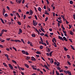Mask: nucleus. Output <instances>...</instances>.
<instances>
[{
  "label": "nucleus",
  "instance_id": "obj_42",
  "mask_svg": "<svg viewBox=\"0 0 75 75\" xmlns=\"http://www.w3.org/2000/svg\"><path fill=\"white\" fill-rule=\"evenodd\" d=\"M25 17H26V15H24L23 16V19H25Z\"/></svg>",
  "mask_w": 75,
  "mask_h": 75
},
{
  "label": "nucleus",
  "instance_id": "obj_7",
  "mask_svg": "<svg viewBox=\"0 0 75 75\" xmlns=\"http://www.w3.org/2000/svg\"><path fill=\"white\" fill-rule=\"evenodd\" d=\"M30 15H32L33 13V12L32 11V10H30Z\"/></svg>",
  "mask_w": 75,
  "mask_h": 75
},
{
  "label": "nucleus",
  "instance_id": "obj_12",
  "mask_svg": "<svg viewBox=\"0 0 75 75\" xmlns=\"http://www.w3.org/2000/svg\"><path fill=\"white\" fill-rule=\"evenodd\" d=\"M3 65H4V66L5 67H7V64H6L5 63H3Z\"/></svg>",
  "mask_w": 75,
  "mask_h": 75
},
{
  "label": "nucleus",
  "instance_id": "obj_38",
  "mask_svg": "<svg viewBox=\"0 0 75 75\" xmlns=\"http://www.w3.org/2000/svg\"><path fill=\"white\" fill-rule=\"evenodd\" d=\"M64 51H68V49H67V48L64 47Z\"/></svg>",
  "mask_w": 75,
  "mask_h": 75
},
{
  "label": "nucleus",
  "instance_id": "obj_55",
  "mask_svg": "<svg viewBox=\"0 0 75 75\" xmlns=\"http://www.w3.org/2000/svg\"><path fill=\"white\" fill-rule=\"evenodd\" d=\"M10 3H11V4H14V3L12 1H11Z\"/></svg>",
  "mask_w": 75,
  "mask_h": 75
},
{
  "label": "nucleus",
  "instance_id": "obj_40",
  "mask_svg": "<svg viewBox=\"0 0 75 75\" xmlns=\"http://www.w3.org/2000/svg\"><path fill=\"white\" fill-rule=\"evenodd\" d=\"M25 54H26V55H29V53H28V52H25Z\"/></svg>",
  "mask_w": 75,
  "mask_h": 75
},
{
  "label": "nucleus",
  "instance_id": "obj_3",
  "mask_svg": "<svg viewBox=\"0 0 75 75\" xmlns=\"http://www.w3.org/2000/svg\"><path fill=\"white\" fill-rule=\"evenodd\" d=\"M53 52V51H52L50 52L49 54L48 53H47V56H50V57H51L52 56V54Z\"/></svg>",
  "mask_w": 75,
  "mask_h": 75
},
{
  "label": "nucleus",
  "instance_id": "obj_31",
  "mask_svg": "<svg viewBox=\"0 0 75 75\" xmlns=\"http://www.w3.org/2000/svg\"><path fill=\"white\" fill-rule=\"evenodd\" d=\"M21 41H22V42H23V44H25V42H24V40H23V39H21Z\"/></svg>",
  "mask_w": 75,
  "mask_h": 75
},
{
  "label": "nucleus",
  "instance_id": "obj_61",
  "mask_svg": "<svg viewBox=\"0 0 75 75\" xmlns=\"http://www.w3.org/2000/svg\"><path fill=\"white\" fill-rule=\"evenodd\" d=\"M73 17L74 20H75V15L74 14L73 15Z\"/></svg>",
  "mask_w": 75,
  "mask_h": 75
},
{
  "label": "nucleus",
  "instance_id": "obj_27",
  "mask_svg": "<svg viewBox=\"0 0 75 75\" xmlns=\"http://www.w3.org/2000/svg\"><path fill=\"white\" fill-rule=\"evenodd\" d=\"M17 23L18 24V25H21V24L20 22H18Z\"/></svg>",
  "mask_w": 75,
  "mask_h": 75
},
{
  "label": "nucleus",
  "instance_id": "obj_17",
  "mask_svg": "<svg viewBox=\"0 0 75 75\" xmlns=\"http://www.w3.org/2000/svg\"><path fill=\"white\" fill-rule=\"evenodd\" d=\"M70 46L71 47V49H72L73 50H75V48L74 47H73V46L72 45H70Z\"/></svg>",
  "mask_w": 75,
  "mask_h": 75
},
{
  "label": "nucleus",
  "instance_id": "obj_10",
  "mask_svg": "<svg viewBox=\"0 0 75 75\" xmlns=\"http://www.w3.org/2000/svg\"><path fill=\"white\" fill-rule=\"evenodd\" d=\"M63 38L64 39V40L65 41H68V40H67V38H65V37H63Z\"/></svg>",
  "mask_w": 75,
  "mask_h": 75
},
{
  "label": "nucleus",
  "instance_id": "obj_4",
  "mask_svg": "<svg viewBox=\"0 0 75 75\" xmlns=\"http://www.w3.org/2000/svg\"><path fill=\"white\" fill-rule=\"evenodd\" d=\"M8 66L9 67H10V68H11V69H13V66L11 65V64H9Z\"/></svg>",
  "mask_w": 75,
  "mask_h": 75
},
{
  "label": "nucleus",
  "instance_id": "obj_46",
  "mask_svg": "<svg viewBox=\"0 0 75 75\" xmlns=\"http://www.w3.org/2000/svg\"><path fill=\"white\" fill-rule=\"evenodd\" d=\"M21 0L18 1V3L19 4H20V3H21Z\"/></svg>",
  "mask_w": 75,
  "mask_h": 75
},
{
  "label": "nucleus",
  "instance_id": "obj_13",
  "mask_svg": "<svg viewBox=\"0 0 75 75\" xmlns=\"http://www.w3.org/2000/svg\"><path fill=\"white\" fill-rule=\"evenodd\" d=\"M74 33L72 31H70V35H73V34H74Z\"/></svg>",
  "mask_w": 75,
  "mask_h": 75
},
{
  "label": "nucleus",
  "instance_id": "obj_47",
  "mask_svg": "<svg viewBox=\"0 0 75 75\" xmlns=\"http://www.w3.org/2000/svg\"><path fill=\"white\" fill-rule=\"evenodd\" d=\"M34 17H35V19H36V20H37V16H36V15H35L34 16Z\"/></svg>",
  "mask_w": 75,
  "mask_h": 75
},
{
  "label": "nucleus",
  "instance_id": "obj_53",
  "mask_svg": "<svg viewBox=\"0 0 75 75\" xmlns=\"http://www.w3.org/2000/svg\"><path fill=\"white\" fill-rule=\"evenodd\" d=\"M24 2H25V0H23L22 1V4H24Z\"/></svg>",
  "mask_w": 75,
  "mask_h": 75
},
{
  "label": "nucleus",
  "instance_id": "obj_36",
  "mask_svg": "<svg viewBox=\"0 0 75 75\" xmlns=\"http://www.w3.org/2000/svg\"><path fill=\"white\" fill-rule=\"evenodd\" d=\"M40 49H42V48H43V46H40Z\"/></svg>",
  "mask_w": 75,
  "mask_h": 75
},
{
  "label": "nucleus",
  "instance_id": "obj_25",
  "mask_svg": "<svg viewBox=\"0 0 75 75\" xmlns=\"http://www.w3.org/2000/svg\"><path fill=\"white\" fill-rule=\"evenodd\" d=\"M57 69L60 70V67L58 66L57 67Z\"/></svg>",
  "mask_w": 75,
  "mask_h": 75
},
{
  "label": "nucleus",
  "instance_id": "obj_39",
  "mask_svg": "<svg viewBox=\"0 0 75 75\" xmlns=\"http://www.w3.org/2000/svg\"><path fill=\"white\" fill-rule=\"evenodd\" d=\"M67 57L69 59H70V56H69V55H67Z\"/></svg>",
  "mask_w": 75,
  "mask_h": 75
},
{
  "label": "nucleus",
  "instance_id": "obj_51",
  "mask_svg": "<svg viewBox=\"0 0 75 75\" xmlns=\"http://www.w3.org/2000/svg\"><path fill=\"white\" fill-rule=\"evenodd\" d=\"M17 67L18 68V69H20V67L18 66V65H17Z\"/></svg>",
  "mask_w": 75,
  "mask_h": 75
},
{
  "label": "nucleus",
  "instance_id": "obj_29",
  "mask_svg": "<svg viewBox=\"0 0 75 75\" xmlns=\"http://www.w3.org/2000/svg\"><path fill=\"white\" fill-rule=\"evenodd\" d=\"M67 63H68V64L69 65H70H70H71V63H70L68 61Z\"/></svg>",
  "mask_w": 75,
  "mask_h": 75
},
{
  "label": "nucleus",
  "instance_id": "obj_56",
  "mask_svg": "<svg viewBox=\"0 0 75 75\" xmlns=\"http://www.w3.org/2000/svg\"><path fill=\"white\" fill-rule=\"evenodd\" d=\"M48 50H47V51L48 52H50V51H51V50H50V49H49V48H48L47 49Z\"/></svg>",
  "mask_w": 75,
  "mask_h": 75
},
{
  "label": "nucleus",
  "instance_id": "obj_6",
  "mask_svg": "<svg viewBox=\"0 0 75 75\" xmlns=\"http://www.w3.org/2000/svg\"><path fill=\"white\" fill-rule=\"evenodd\" d=\"M59 39H60V40H61L62 41H64V40L62 37L59 36Z\"/></svg>",
  "mask_w": 75,
  "mask_h": 75
},
{
  "label": "nucleus",
  "instance_id": "obj_45",
  "mask_svg": "<svg viewBox=\"0 0 75 75\" xmlns=\"http://www.w3.org/2000/svg\"><path fill=\"white\" fill-rule=\"evenodd\" d=\"M48 60H49V61H50V63H51V64H52V62H51V59H50V58H48Z\"/></svg>",
  "mask_w": 75,
  "mask_h": 75
},
{
  "label": "nucleus",
  "instance_id": "obj_18",
  "mask_svg": "<svg viewBox=\"0 0 75 75\" xmlns=\"http://www.w3.org/2000/svg\"><path fill=\"white\" fill-rule=\"evenodd\" d=\"M22 52L23 54H25V51H24V50H22Z\"/></svg>",
  "mask_w": 75,
  "mask_h": 75
},
{
  "label": "nucleus",
  "instance_id": "obj_16",
  "mask_svg": "<svg viewBox=\"0 0 75 75\" xmlns=\"http://www.w3.org/2000/svg\"><path fill=\"white\" fill-rule=\"evenodd\" d=\"M25 66L26 67H27V68H29V66H28V65H27V64H25Z\"/></svg>",
  "mask_w": 75,
  "mask_h": 75
},
{
  "label": "nucleus",
  "instance_id": "obj_43",
  "mask_svg": "<svg viewBox=\"0 0 75 75\" xmlns=\"http://www.w3.org/2000/svg\"><path fill=\"white\" fill-rule=\"evenodd\" d=\"M4 16H5V17H7V16H8V15H7V14L6 13V14H5Z\"/></svg>",
  "mask_w": 75,
  "mask_h": 75
},
{
  "label": "nucleus",
  "instance_id": "obj_49",
  "mask_svg": "<svg viewBox=\"0 0 75 75\" xmlns=\"http://www.w3.org/2000/svg\"><path fill=\"white\" fill-rule=\"evenodd\" d=\"M7 9L8 10H10V8L8 6H7L6 7Z\"/></svg>",
  "mask_w": 75,
  "mask_h": 75
},
{
  "label": "nucleus",
  "instance_id": "obj_11",
  "mask_svg": "<svg viewBox=\"0 0 75 75\" xmlns=\"http://www.w3.org/2000/svg\"><path fill=\"white\" fill-rule=\"evenodd\" d=\"M1 32H5V33H6V32H7V30H4V29H2Z\"/></svg>",
  "mask_w": 75,
  "mask_h": 75
},
{
  "label": "nucleus",
  "instance_id": "obj_23",
  "mask_svg": "<svg viewBox=\"0 0 75 75\" xmlns=\"http://www.w3.org/2000/svg\"><path fill=\"white\" fill-rule=\"evenodd\" d=\"M73 1H70V4H73Z\"/></svg>",
  "mask_w": 75,
  "mask_h": 75
},
{
  "label": "nucleus",
  "instance_id": "obj_60",
  "mask_svg": "<svg viewBox=\"0 0 75 75\" xmlns=\"http://www.w3.org/2000/svg\"><path fill=\"white\" fill-rule=\"evenodd\" d=\"M21 74H22V75H24V73H23V72H21Z\"/></svg>",
  "mask_w": 75,
  "mask_h": 75
},
{
  "label": "nucleus",
  "instance_id": "obj_26",
  "mask_svg": "<svg viewBox=\"0 0 75 75\" xmlns=\"http://www.w3.org/2000/svg\"><path fill=\"white\" fill-rule=\"evenodd\" d=\"M12 61L13 63H15V64H17V62H16L14 60H12Z\"/></svg>",
  "mask_w": 75,
  "mask_h": 75
},
{
  "label": "nucleus",
  "instance_id": "obj_33",
  "mask_svg": "<svg viewBox=\"0 0 75 75\" xmlns=\"http://www.w3.org/2000/svg\"><path fill=\"white\" fill-rule=\"evenodd\" d=\"M26 59H30V57L28 56L26 58Z\"/></svg>",
  "mask_w": 75,
  "mask_h": 75
},
{
  "label": "nucleus",
  "instance_id": "obj_58",
  "mask_svg": "<svg viewBox=\"0 0 75 75\" xmlns=\"http://www.w3.org/2000/svg\"><path fill=\"white\" fill-rule=\"evenodd\" d=\"M49 30L50 31H52V30L51 28H50Z\"/></svg>",
  "mask_w": 75,
  "mask_h": 75
},
{
  "label": "nucleus",
  "instance_id": "obj_8",
  "mask_svg": "<svg viewBox=\"0 0 75 75\" xmlns=\"http://www.w3.org/2000/svg\"><path fill=\"white\" fill-rule=\"evenodd\" d=\"M31 59L32 61H36L35 58H34V57H31Z\"/></svg>",
  "mask_w": 75,
  "mask_h": 75
},
{
  "label": "nucleus",
  "instance_id": "obj_2",
  "mask_svg": "<svg viewBox=\"0 0 75 75\" xmlns=\"http://www.w3.org/2000/svg\"><path fill=\"white\" fill-rule=\"evenodd\" d=\"M11 41H15V42H21V40H11Z\"/></svg>",
  "mask_w": 75,
  "mask_h": 75
},
{
  "label": "nucleus",
  "instance_id": "obj_30",
  "mask_svg": "<svg viewBox=\"0 0 75 75\" xmlns=\"http://www.w3.org/2000/svg\"><path fill=\"white\" fill-rule=\"evenodd\" d=\"M59 62H57V66L58 67V66H59Z\"/></svg>",
  "mask_w": 75,
  "mask_h": 75
},
{
  "label": "nucleus",
  "instance_id": "obj_44",
  "mask_svg": "<svg viewBox=\"0 0 75 75\" xmlns=\"http://www.w3.org/2000/svg\"><path fill=\"white\" fill-rule=\"evenodd\" d=\"M40 35L42 36L44 35V34L43 33H42L40 34Z\"/></svg>",
  "mask_w": 75,
  "mask_h": 75
},
{
  "label": "nucleus",
  "instance_id": "obj_1",
  "mask_svg": "<svg viewBox=\"0 0 75 75\" xmlns=\"http://www.w3.org/2000/svg\"><path fill=\"white\" fill-rule=\"evenodd\" d=\"M33 25L34 26H36L38 23L37 22H36V21H35L33 20Z\"/></svg>",
  "mask_w": 75,
  "mask_h": 75
},
{
  "label": "nucleus",
  "instance_id": "obj_28",
  "mask_svg": "<svg viewBox=\"0 0 75 75\" xmlns=\"http://www.w3.org/2000/svg\"><path fill=\"white\" fill-rule=\"evenodd\" d=\"M58 22L59 23H62V21L61 20H60V21H58Z\"/></svg>",
  "mask_w": 75,
  "mask_h": 75
},
{
  "label": "nucleus",
  "instance_id": "obj_57",
  "mask_svg": "<svg viewBox=\"0 0 75 75\" xmlns=\"http://www.w3.org/2000/svg\"><path fill=\"white\" fill-rule=\"evenodd\" d=\"M0 47L3 48V46L2 45H0Z\"/></svg>",
  "mask_w": 75,
  "mask_h": 75
},
{
  "label": "nucleus",
  "instance_id": "obj_64",
  "mask_svg": "<svg viewBox=\"0 0 75 75\" xmlns=\"http://www.w3.org/2000/svg\"><path fill=\"white\" fill-rule=\"evenodd\" d=\"M43 7H44V9H46V6H45V5Z\"/></svg>",
  "mask_w": 75,
  "mask_h": 75
},
{
  "label": "nucleus",
  "instance_id": "obj_41",
  "mask_svg": "<svg viewBox=\"0 0 75 75\" xmlns=\"http://www.w3.org/2000/svg\"><path fill=\"white\" fill-rule=\"evenodd\" d=\"M51 61H52L51 62L52 64V63H54V60H53V59H51Z\"/></svg>",
  "mask_w": 75,
  "mask_h": 75
},
{
  "label": "nucleus",
  "instance_id": "obj_37",
  "mask_svg": "<svg viewBox=\"0 0 75 75\" xmlns=\"http://www.w3.org/2000/svg\"><path fill=\"white\" fill-rule=\"evenodd\" d=\"M5 56L7 58L8 57V54H6L5 55Z\"/></svg>",
  "mask_w": 75,
  "mask_h": 75
},
{
  "label": "nucleus",
  "instance_id": "obj_48",
  "mask_svg": "<svg viewBox=\"0 0 75 75\" xmlns=\"http://www.w3.org/2000/svg\"><path fill=\"white\" fill-rule=\"evenodd\" d=\"M57 18L58 19V20H60L61 19V17H59V18Z\"/></svg>",
  "mask_w": 75,
  "mask_h": 75
},
{
  "label": "nucleus",
  "instance_id": "obj_52",
  "mask_svg": "<svg viewBox=\"0 0 75 75\" xmlns=\"http://www.w3.org/2000/svg\"><path fill=\"white\" fill-rule=\"evenodd\" d=\"M40 40L41 41H42V42H43L44 41H43V40H42V38H41V37H40Z\"/></svg>",
  "mask_w": 75,
  "mask_h": 75
},
{
  "label": "nucleus",
  "instance_id": "obj_62",
  "mask_svg": "<svg viewBox=\"0 0 75 75\" xmlns=\"http://www.w3.org/2000/svg\"><path fill=\"white\" fill-rule=\"evenodd\" d=\"M69 40L70 41V42H72V40H71V39H69Z\"/></svg>",
  "mask_w": 75,
  "mask_h": 75
},
{
  "label": "nucleus",
  "instance_id": "obj_35",
  "mask_svg": "<svg viewBox=\"0 0 75 75\" xmlns=\"http://www.w3.org/2000/svg\"><path fill=\"white\" fill-rule=\"evenodd\" d=\"M13 50H15V51H17V49H16V48L14 47H13Z\"/></svg>",
  "mask_w": 75,
  "mask_h": 75
},
{
  "label": "nucleus",
  "instance_id": "obj_15",
  "mask_svg": "<svg viewBox=\"0 0 75 75\" xmlns=\"http://www.w3.org/2000/svg\"><path fill=\"white\" fill-rule=\"evenodd\" d=\"M67 74H68L69 75H72V74H71V72H69V71H68Z\"/></svg>",
  "mask_w": 75,
  "mask_h": 75
},
{
  "label": "nucleus",
  "instance_id": "obj_19",
  "mask_svg": "<svg viewBox=\"0 0 75 75\" xmlns=\"http://www.w3.org/2000/svg\"><path fill=\"white\" fill-rule=\"evenodd\" d=\"M61 17L62 18H63V19L64 20V21H65V18L64 17V16L63 15H61Z\"/></svg>",
  "mask_w": 75,
  "mask_h": 75
},
{
  "label": "nucleus",
  "instance_id": "obj_54",
  "mask_svg": "<svg viewBox=\"0 0 75 75\" xmlns=\"http://www.w3.org/2000/svg\"><path fill=\"white\" fill-rule=\"evenodd\" d=\"M69 29H70V28H71V27H71V26L70 25H69Z\"/></svg>",
  "mask_w": 75,
  "mask_h": 75
},
{
  "label": "nucleus",
  "instance_id": "obj_32",
  "mask_svg": "<svg viewBox=\"0 0 75 75\" xmlns=\"http://www.w3.org/2000/svg\"><path fill=\"white\" fill-rule=\"evenodd\" d=\"M32 36L33 37H35V35L34 34H32Z\"/></svg>",
  "mask_w": 75,
  "mask_h": 75
},
{
  "label": "nucleus",
  "instance_id": "obj_22",
  "mask_svg": "<svg viewBox=\"0 0 75 75\" xmlns=\"http://www.w3.org/2000/svg\"><path fill=\"white\" fill-rule=\"evenodd\" d=\"M68 71H65V70H64V73H65L66 74H68Z\"/></svg>",
  "mask_w": 75,
  "mask_h": 75
},
{
  "label": "nucleus",
  "instance_id": "obj_5",
  "mask_svg": "<svg viewBox=\"0 0 75 75\" xmlns=\"http://www.w3.org/2000/svg\"><path fill=\"white\" fill-rule=\"evenodd\" d=\"M19 32L18 33V34H19V35L20 34H21V33H22L23 32L22 31V30L20 28L19 29Z\"/></svg>",
  "mask_w": 75,
  "mask_h": 75
},
{
  "label": "nucleus",
  "instance_id": "obj_21",
  "mask_svg": "<svg viewBox=\"0 0 75 75\" xmlns=\"http://www.w3.org/2000/svg\"><path fill=\"white\" fill-rule=\"evenodd\" d=\"M56 73L57 75H59V72H58V71H56Z\"/></svg>",
  "mask_w": 75,
  "mask_h": 75
},
{
  "label": "nucleus",
  "instance_id": "obj_14",
  "mask_svg": "<svg viewBox=\"0 0 75 75\" xmlns=\"http://www.w3.org/2000/svg\"><path fill=\"white\" fill-rule=\"evenodd\" d=\"M36 54H41V53L39 51H37V52H36Z\"/></svg>",
  "mask_w": 75,
  "mask_h": 75
},
{
  "label": "nucleus",
  "instance_id": "obj_34",
  "mask_svg": "<svg viewBox=\"0 0 75 75\" xmlns=\"http://www.w3.org/2000/svg\"><path fill=\"white\" fill-rule=\"evenodd\" d=\"M40 29L41 30V31L43 32H45V31H44V29H43L42 28H41Z\"/></svg>",
  "mask_w": 75,
  "mask_h": 75
},
{
  "label": "nucleus",
  "instance_id": "obj_59",
  "mask_svg": "<svg viewBox=\"0 0 75 75\" xmlns=\"http://www.w3.org/2000/svg\"><path fill=\"white\" fill-rule=\"evenodd\" d=\"M33 69H34V70H37V69L35 67H33Z\"/></svg>",
  "mask_w": 75,
  "mask_h": 75
},
{
  "label": "nucleus",
  "instance_id": "obj_9",
  "mask_svg": "<svg viewBox=\"0 0 75 75\" xmlns=\"http://www.w3.org/2000/svg\"><path fill=\"white\" fill-rule=\"evenodd\" d=\"M41 66H42V67H45L46 68V69H47V66L45 64L43 66L42 65V64L41 65Z\"/></svg>",
  "mask_w": 75,
  "mask_h": 75
},
{
  "label": "nucleus",
  "instance_id": "obj_24",
  "mask_svg": "<svg viewBox=\"0 0 75 75\" xmlns=\"http://www.w3.org/2000/svg\"><path fill=\"white\" fill-rule=\"evenodd\" d=\"M42 44H43V45H44L45 46H47V44L46 43H44L43 42V43H42Z\"/></svg>",
  "mask_w": 75,
  "mask_h": 75
},
{
  "label": "nucleus",
  "instance_id": "obj_63",
  "mask_svg": "<svg viewBox=\"0 0 75 75\" xmlns=\"http://www.w3.org/2000/svg\"><path fill=\"white\" fill-rule=\"evenodd\" d=\"M10 40V38L6 39L7 41H9V40Z\"/></svg>",
  "mask_w": 75,
  "mask_h": 75
},
{
  "label": "nucleus",
  "instance_id": "obj_50",
  "mask_svg": "<svg viewBox=\"0 0 75 75\" xmlns=\"http://www.w3.org/2000/svg\"><path fill=\"white\" fill-rule=\"evenodd\" d=\"M34 9L36 12H37L38 11H37V9L36 8V7H35Z\"/></svg>",
  "mask_w": 75,
  "mask_h": 75
},
{
  "label": "nucleus",
  "instance_id": "obj_20",
  "mask_svg": "<svg viewBox=\"0 0 75 75\" xmlns=\"http://www.w3.org/2000/svg\"><path fill=\"white\" fill-rule=\"evenodd\" d=\"M38 10L40 11L41 12V8L40 7H39L38 9Z\"/></svg>",
  "mask_w": 75,
  "mask_h": 75
}]
</instances>
